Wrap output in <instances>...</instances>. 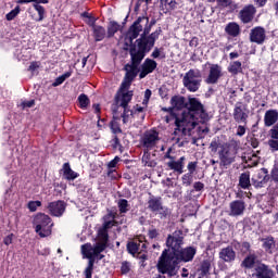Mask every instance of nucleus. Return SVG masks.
Returning <instances> with one entry per match:
<instances>
[{
    "mask_svg": "<svg viewBox=\"0 0 278 278\" xmlns=\"http://www.w3.org/2000/svg\"><path fill=\"white\" fill-rule=\"evenodd\" d=\"M184 230H176L168 235L166 247L157 262V270L168 277H175L179 268V264H188L192 262L197 255V248L189 245L184 247Z\"/></svg>",
    "mask_w": 278,
    "mask_h": 278,
    "instance_id": "obj_1",
    "label": "nucleus"
},
{
    "mask_svg": "<svg viewBox=\"0 0 278 278\" xmlns=\"http://www.w3.org/2000/svg\"><path fill=\"white\" fill-rule=\"evenodd\" d=\"M188 112L182 114V118L175 116L176 128L174 135L181 134V136H192V130L195 129L199 123H207L210 121V113L205 105L199 101V98H189L187 101Z\"/></svg>",
    "mask_w": 278,
    "mask_h": 278,
    "instance_id": "obj_2",
    "label": "nucleus"
},
{
    "mask_svg": "<svg viewBox=\"0 0 278 278\" xmlns=\"http://www.w3.org/2000/svg\"><path fill=\"white\" fill-rule=\"evenodd\" d=\"M155 23V20L149 23V17L139 16L129 27L126 35L130 45H136L137 49L149 53V51L155 47V40L160 38V34H162V27H159L151 34V27H153ZM148 34L150 35L148 36Z\"/></svg>",
    "mask_w": 278,
    "mask_h": 278,
    "instance_id": "obj_3",
    "label": "nucleus"
},
{
    "mask_svg": "<svg viewBox=\"0 0 278 278\" xmlns=\"http://www.w3.org/2000/svg\"><path fill=\"white\" fill-rule=\"evenodd\" d=\"M146 50L139 49L136 45H130L129 55L131 64H126L124 70L126 71L124 81L121 86L123 88H130L131 81H134L135 77H138V67L142 64V61L147 56Z\"/></svg>",
    "mask_w": 278,
    "mask_h": 278,
    "instance_id": "obj_4",
    "label": "nucleus"
},
{
    "mask_svg": "<svg viewBox=\"0 0 278 278\" xmlns=\"http://www.w3.org/2000/svg\"><path fill=\"white\" fill-rule=\"evenodd\" d=\"M108 249L106 243L97 241L94 245L92 243H85L80 247L81 255L88 261L87 267L84 270L85 278H92L94 271V260H103L105 255L101 254Z\"/></svg>",
    "mask_w": 278,
    "mask_h": 278,
    "instance_id": "obj_5",
    "label": "nucleus"
},
{
    "mask_svg": "<svg viewBox=\"0 0 278 278\" xmlns=\"http://www.w3.org/2000/svg\"><path fill=\"white\" fill-rule=\"evenodd\" d=\"M35 231L40 238L51 236L53 229V220L45 213H38L33 220Z\"/></svg>",
    "mask_w": 278,
    "mask_h": 278,
    "instance_id": "obj_6",
    "label": "nucleus"
},
{
    "mask_svg": "<svg viewBox=\"0 0 278 278\" xmlns=\"http://www.w3.org/2000/svg\"><path fill=\"white\" fill-rule=\"evenodd\" d=\"M217 155L219 160V168L227 169L233 162H236L238 150L229 143H224L219 146Z\"/></svg>",
    "mask_w": 278,
    "mask_h": 278,
    "instance_id": "obj_7",
    "label": "nucleus"
},
{
    "mask_svg": "<svg viewBox=\"0 0 278 278\" xmlns=\"http://www.w3.org/2000/svg\"><path fill=\"white\" fill-rule=\"evenodd\" d=\"M201 71L189 70L182 78V84L189 92H197L201 88Z\"/></svg>",
    "mask_w": 278,
    "mask_h": 278,
    "instance_id": "obj_8",
    "label": "nucleus"
},
{
    "mask_svg": "<svg viewBox=\"0 0 278 278\" xmlns=\"http://www.w3.org/2000/svg\"><path fill=\"white\" fill-rule=\"evenodd\" d=\"M148 210L153 214H160V218H166L170 212L164 206L162 197L150 195L148 200Z\"/></svg>",
    "mask_w": 278,
    "mask_h": 278,
    "instance_id": "obj_9",
    "label": "nucleus"
},
{
    "mask_svg": "<svg viewBox=\"0 0 278 278\" xmlns=\"http://www.w3.org/2000/svg\"><path fill=\"white\" fill-rule=\"evenodd\" d=\"M160 142V132L155 129L147 130L141 137L140 143L147 151H153Z\"/></svg>",
    "mask_w": 278,
    "mask_h": 278,
    "instance_id": "obj_10",
    "label": "nucleus"
},
{
    "mask_svg": "<svg viewBox=\"0 0 278 278\" xmlns=\"http://www.w3.org/2000/svg\"><path fill=\"white\" fill-rule=\"evenodd\" d=\"M205 66H208V75L205 78V84H218V81L223 77V66L210 62H206Z\"/></svg>",
    "mask_w": 278,
    "mask_h": 278,
    "instance_id": "obj_11",
    "label": "nucleus"
},
{
    "mask_svg": "<svg viewBox=\"0 0 278 278\" xmlns=\"http://www.w3.org/2000/svg\"><path fill=\"white\" fill-rule=\"evenodd\" d=\"M131 99H134V91L129 90V87H123L121 85L115 96L117 105H119V108H128L129 103H131Z\"/></svg>",
    "mask_w": 278,
    "mask_h": 278,
    "instance_id": "obj_12",
    "label": "nucleus"
},
{
    "mask_svg": "<svg viewBox=\"0 0 278 278\" xmlns=\"http://www.w3.org/2000/svg\"><path fill=\"white\" fill-rule=\"evenodd\" d=\"M232 118L236 123H243L247 125L249 121V110L242 102H237L232 112Z\"/></svg>",
    "mask_w": 278,
    "mask_h": 278,
    "instance_id": "obj_13",
    "label": "nucleus"
},
{
    "mask_svg": "<svg viewBox=\"0 0 278 278\" xmlns=\"http://www.w3.org/2000/svg\"><path fill=\"white\" fill-rule=\"evenodd\" d=\"M268 181H270V175H268V168H261L253 177H252V186L254 188H264Z\"/></svg>",
    "mask_w": 278,
    "mask_h": 278,
    "instance_id": "obj_14",
    "label": "nucleus"
},
{
    "mask_svg": "<svg viewBox=\"0 0 278 278\" xmlns=\"http://www.w3.org/2000/svg\"><path fill=\"white\" fill-rule=\"evenodd\" d=\"M48 210L51 216L60 218L61 216H64V213L66 212V202L62 200L50 202L48 204Z\"/></svg>",
    "mask_w": 278,
    "mask_h": 278,
    "instance_id": "obj_15",
    "label": "nucleus"
},
{
    "mask_svg": "<svg viewBox=\"0 0 278 278\" xmlns=\"http://www.w3.org/2000/svg\"><path fill=\"white\" fill-rule=\"evenodd\" d=\"M255 12L257 10L253 4L245 5L240 12H239V18L241 23H244V25L251 23L253 18H255Z\"/></svg>",
    "mask_w": 278,
    "mask_h": 278,
    "instance_id": "obj_16",
    "label": "nucleus"
},
{
    "mask_svg": "<svg viewBox=\"0 0 278 278\" xmlns=\"http://www.w3.org/2000/svg\"><path fill=\"white\" fill-rule=\"evenodd\" d=\"M266 40V29L261 26H256L250 31V42H255V45H264Z\"/></svg>",
    "mask_w": 278,
    "mask_h": 278,
    "instance_id": "obj_17",
    "label": "nucleus"
},
{
    "mask_svg": "<svg viewBox=\"0 0 278 278\" xmlns=\"http://www.w3.org/2000/svg\"><path fill=\"white\" fill-rule=\"evenodd\" d=\"M155 68H157V62H155L153 59H146L141 65L139 78L144 79V77H147V75H151Z\"/></svg>",
    "mask_w": 278,
    "mask_h": 278,
    "instance_id": "obj_18",
    "label": "nucleus"
},
{
    "mask_svg": "<svg viewBox=\"0 0 278 278\" xmlns=\"http://www.w3.org/2000/svg\"><path fill=\"white\" fill-rule=\"evenodd\" d=\"M229 207V216H242V214H244V210H247V204L242 200H235L230 202Z\"/></svg>",
    "mask_w": 278,
    "mask_h": 278,
    "instance_id": "obj_19",
    "label": "nucleus"
},
{
    "mask_svg": "<svg viewBox=\"0 0 278 278\" xmlns=\"http://www.w3.org/2000/svg\"><path fill=\"white\" fill-rule=\"evenodd\" d=\"M219 260H222V262H226L227 264L236 262V251L233 250V247L228 245L223 248L219 252Z\"/></svg>",
    "mask_w": 278,
    "mask_h": 278,
    "instance_id": "obj_20",
    "label": "nucleus"
},
{
    "mask_svg": "<svg viewBox=\"0 0 278 278\" xmlns=\"http://www.w3.org/2000/svg\"><path fill=\"white\" fill-rule=\"evenodd\" d=\"M167 168L169 170H174V173H177L178 175H182L184 168L186 166V156H181L179 160L175 161L172 160L166 163Z\"/></svg>",
    "mask_w": 278,
    "mask_h": 278,
    "instance_id": "obj_21",
    "label": "nucleus"
},
{
    "mask_svg": "<svg viewBox=\"0 0 278 278\" xmlns=\"http://www.w3.org/2000/svg\"><path fill=\"white\" fill-rule=\"evenodd\" d=\"M256 278H275V271L266 264L261 263L255 267Z\"/></svg>",
    "mask_w": 278,
    "mask_h": 278,
    "instance_id": "obj_22",
    "label": "nucleus"
},
{
    "mask_svg": "<svg viewBox=\"0 0 278 278\" xmlns=\"http://www.w3.org/2000/svg\"><path fill=\"white\" fill-rule=\"evenodd\" d=\"M61 170L67 181H75L79 177V174L71 168V163H64Z\"/></svg>",
    "mask_w": 278,
    "mask_h": 278,
    "instance_id": "obj_23",
    "label": "nucleus"
},
{
    "mask_svg": "<svg viewBox=\"0 0 278 278\" xmlns=\"http://www.w3.org/2000/svg\"><path fill=\"white\" fill-rule=\"evenodd\" d=\"M255 262H257V254H255V252H250L241 262V268L251 270V268L255 267Z\"/></svg>",
    "mask_w": 278,
    "mask_h": 278,
    "instance_id": "obj_24",
    "label": "nucleus"
},
{
    "mask_svg": "<svg viewBox=\"0 0 278 278\" xmlns=\"http://www.w3.org/2000/svg\"><path fill=\"white\" fill-rule=\"evenodd\" d=\"M277 121H278L277 110L266 111L265 116H264L265 127H273V125H275V123H277Z\"/></svg>",
    "mask_w": 278,
    "mask_h": 278,
    "instance_id": "obj_25",
    "label": "nucleus"
},
{
    "mask_svg": "<svg viewBox=\"0 0 278 278\" xmlns=\"http://www.w3.org/2000/svg\"><path fill=\"white\" fill-rule=\"evenodd\" d=\"M92 31H93V38L96 42H101V40H104L105 36H108V31L105 30V27L94 25V22H92Z\"/></svg>",
    "mask_w": 278,
    "mask_h": 278,
    "instance_id": "obj_26",
    "label": "nucleus"
},
{
    "mask_svg": "<svg viewBox=\"0 0 278 278\" xmlns=\"http://www.w3.org/2000/svg\"><path fill=\"white\" fill-rule=\"evenodd\" d=\"M210 270H212V260L205 258L200 263L198 273H200V277H210Z\"/></svg>",
    "mask_w": 278,
    "mask_h": 278,
    "instance_id": "obj_27",
    "label": "nucleus"
},
{
    "mask_svg": "<svg viewBox=\"0 0 278 278\" xmlns=\"http://www.w3.org/2000/svg\"><path fill=\"white\" fill-rule=\"evenodd\" d=\"M170 105L174 110H184L187 109L188 102H186V98L184 96H174L170 99Z\"/></svg>",
    "mask_w": 278,
    "mask_h": 278,
    "instance_id": "obj_28",
    "label": "nucleus"
},
{
    "mask_svg": "<svg viewBox=\"0 0 278 278\" xmlns=\"http://www.w3.org/2000/svg\"><path fill=\"white\" fill-rule=\"evenodd\" d=\"M225 31L230 38H238L240 36V25L236 22H230L226 25Z\"/></svg>",
    "mask_w": 278,
    "mask_h": 278,
    "instance_id": "obj_29",
    "label": "nucleus"
},
{
    "mask_svg": "<svg viewBox=\"0 0 278 278\" xmlns=\"http://www.w3.org/2000/svg\"><path fill=\"white\" fill-rule=\"evenodd\" d=\"M141 162L143 166H148V168H155V166H157V162L153 160V156H151V153L149 152V150H146L143 152Z\"/></svg>",
    "mask_w": 278,
    "mask_h": 278,
    "instance_id": "obj_30",
    "label": "nucleus"
},
{
    "mask_svg": "<svg viewBox=\"0 0 278 278\" xmlns=\"http://www.w3.org/2000/svg\"><path fill=\"white\" fill-rule=\"evenodd\" d=\"M239 186L242 190H249L251 188V174L249 172L242 173L239 176Z\"/></svg>",
    "mask_w": 278,
    "mask_h": 278,
    "instance_id": "obj_31",
    "label": "nucleus"
},
{
    "mask_svg": "<svg viewBox=\"0 0 278 278\" xmlns=\"http://www.w3.org/2000/svg\"><path fill=\"white\" fill-rule=\"evenodd\" d=\"M261 242H263L262 248L264 249V251H266V253H273L276 247L275 238L273 237L263 238L261 239Z\"/></svg>",
    "mask_w": 278,
    "mask_h": 278,
    "instance_id": "obj_32",
    "label": "nucleus"
},
{
    "mask_svg": "<svg viewBox=\"0 0 278 278\" xmlns=\"http://www.w3.org/2000/svg\"><path fill=\"white\" fill-rule=\"evenodd\" d=\"M228 73L231 75H238L242 73V62L240 61H233L228 66Z\"/></svg>",
    "mask_w": 278,
    "mask_h": 278,
    "instance_id": "obj_33",
    "label": "nucleus"
},
{
    "mask_svg": "<svg viewBox=\"0 0 278 278\" xmlns=\"http://www.w3.org/2000/svg\"><path fill=\"white\" fill-rule=\"evenodd\" d=\"M116 121H121V117L114 115L113 121H111L110 123L112 134H114L115 136L116 134H123V129H121V124H118Z\"/></svg>",
    "mask_w": 278,
    "mask_h": 278,
    "instance_id": "obj_34",
    "label": "nucleus"
},
{
    "mask_svg": "<svg viewBox=\"0 0 278 278\" xmlns=\"http://www.w3.org/2000/svg\"><path fill=\"white\" fill-rule=\"evenodd\" d=\"M121 29V24L118 22H110L108 26V38H113L114 34H116Z\"/></svg>",
    "mask_w": 278,
    "mask_h": 278,
    "instance_id": "obj_35",
    "label": "nucleus"
},
{
    "mask_svg": "<svg viewBox=\"0 0 278 278\" xmlns=\"http://www.w3.org/2000/svg\"><path fill=\"white\" fill-rule=\"evenodd\" d=\"M33 8L38 13V18H36L35 21L37 23H40V21H45V14H46L45 7H42V5L38 4V3H34Z\"/></svg>",
    "mask_w": 278,
    "mask_h": 278,
    "instance_id": "obj_36",
    "label": "nucleus"
},
{
    "mask_svg": "<svg viewBox=\"0 0 278 278\" xmlns=\"http://www.w3.org/2000/svg\"><path fill=\"white\" fill-rule=\"evenodd\" d=\"M98 242H101L102 244H108V242H110V235L108 233V230L100 228L98 231Z\"/></svg>",
    "mask_w": 278,
    "mask_h": 278,
    "instance_id": "obj_37",
    "label": "nucleus"
},
{
    "mask_svg": "<svg viewBox=\"0 0 278 278\" xmlns=\"http://www.w3.org/2000/svg\"><path fill=\"white\" fill-rule=\"evenodd\" d=\"M78 103H79V108L81 110H86V108H88L90 105V98H88L86 96V93H81L79 97H78Z\"/></svg>",
    "mask_w": 278,
    "mask_h": 278,
    "instance_id": "obj_38",
    "label": "nucleus"
},
{
    "mask_svg": "<svg viewBox=\"0 0 278 278\" xmlns=\"http://www.w3.org/2000/svg\"><path fill=\"white\" fill-rule=\"evenodd\" d=\"M117 207L121 214H127V212H129V202L125 199H121L117 202Z\"/></svg>",
    "mask_w": 278,
    "mask_h": 278,
    "instance_id": "obj_39",
    "label": "nucleus"
},
{
    "mask_svg": "<svg viewBox=\"0 0 278 278\" xmlns=\"http://www.w3.org/2000/svg\"><path fill=\"white\" fill-rule=\"evenodd\" d=\"M17 14H21V7H15L11 12L5 15L7 21H14Z\"/></svg>",
    "mask_w": 278,
    "mask_h": 278,
    "instance_id": "obj_40",
    "label": "nucleus"
},
{
    "mask_svg": "<svg viewBox=\"0 0 278 278\" xmlns=\"http://www.w3.org/2000/svg\"><path fill=\"white\" fill-rule=\"evenodd\" d=\"M151 58H153L154 60H157V58H161L162 60H164V58H166V54L164 53V49L163 48H154Z\"/></svg>",
    "mask_w": 278,
    "mask_h": 278,
    "instance_id": "obj_41",
    "label": "nucleus"
},
{
    "mask_svg": "<svg viewBox=\"0 0 278 278\" xmlns=\"http://www.w3.org/2000/svg\"><path fill=\"white\" fill-rule=\"evenodd\" d=\"M41 206H42V202L40 200L29 201L27 204L29 212H36L38 207H41Z\"/></svg>",
    "mask_w": 278,
    "mask_h": 278,
    "instance_id": "obj_42",
    "label": "nucleus"
},
{
    "mask_svg": "<svg viewBox=\"0 0 278 278\" xmlns=\"http://www.w3.org/2000/svg\"><path fill=\"white\" fill-rule=\"evenodd\" d=\"M130 270H131V263L128 261L122 262V266H121L122 275H127L130 273Z\"/></svg>",
    "mask_w": 278,
    "mask_h": 278,
    "instance_id": "obj_43",
    "label": "nucleus"
},
{
    "mask_svg": "<svg viewBox=\"0 0 278 278\" xmlns=\"http://www.w3.org/2000/svg\"><path fill=\"white\" fill-rule=\"evenodd\" d=\"M269 178L271 179V181H275V184H278V163L274 164Z\"/></svg>",
    "mask_w": 278,
    "mask_h": 278,
    "instance_id": "obj_44",
    "label": "nucleus"
},
{
    "mask_svg": "<svg viewBox=\"0 0 278 278\" xmlns=\"http://www.w3.org/2000/svg\"><path fill=\"white\" fill-rule=\"evenodd\" d=\"M116 226H118V222L116 220H104L102 229H104V231H108L109 229H112V227Z\"/></svg>",
    "mask_w": 278,
    "mask_h": 278,
    "instance_id": "obj_45",
    "label": "nucleus"
},
{
    "mask_svg": "<svg viewBox=\"0 0 278 278\" xmlns=\"http://www.w3.org/2000/svg\"><path fill=\"white\" fill-rule=\"evenodd\" d=\"M181 180H182V186H192V174H185L182 175L181 177Z\"/></svg>",
    "mask_w": 278,
    "mask_h": 278,
    "instance_id": "obj_46",
    "label": "nucleus"
},
{
    "mask_svg": "<svg viewBox=\"0 0 278 278\" xmlns=\"http://www.w3.org/2000/svg\"><path fill=\"white\" fill-rule=\"evenodd\" d=\"M127 251H128V253H130L131 255H136V253H138V251H139L138 244L135 243V242H129V243L127 244Z\"/></svg>",
    "mask_w": 278,
    "mask_h": 278,
    "instance_id": "obj_47",
    "label": "nucleus"
},
{
    "mask_svg": "<svg viewBox=\"0 0 278 278\" xmlns=\"http://www.w3.org/2000/svg\"><path fill=\"white\" fill-rule=\"evenodd\" d=\"M216 3L218 8H222V10H225V8H229V5H231V0H216Z\"/></svg>",
    "mask_w": 278,
    "mask_h": 278,
    "instance_id": "obj_48",
    "label": "nucleus"
},
{
    "mask_svg": "<svg viewBox=\"0 0 278 278\" xmlns=\"http://www.w3.org/2000/svg\"><path fill=\"white\" fill-rule=\"evenodd\" d=\"M197 165L198 163L197 162H189L188 165H187V168H188V174L189 175H194L195 170H197Z\"/></svg>",
    "mask_w": 278,
    "mask_h": 278,
    "instance_id": "obj_49",
    "label": "nucleus"
},
{
    "mask_svg": "<svg viewBox=\"0 0 278 278\" xmlns=\"http://www.w3.org/2000/svg\"><path fill=\"white\" fill-rule=\"evenodd\" d=\"M241 251H242V253H251V243L248 241L242 242Z\"/></svg>",
    "mask_w": 278,
    "mask_h": 278,
    "instance_id": "obj_50",
    "label": "nucleus"
},
{
    "mask_svg": "<svg viewBox=\"0 0 278 278\" xmlns=\"http://www.w3.org/2000/svg\"><path fill=\"white\" fill-rule=\"evenodd\" d=\"M244 134H247V127L242 126V125H239L237 127L236 136H239V138H242V136H244Z\"/></svg>",
    "mask_w": 278,
    "mask_h": 278,
    "instance_id": "obj_51",
    "label": "nucleus"
},
{
    "mask_svg": "<svg viewBox=\"0 0 278 278\" xmlns=\"http://www.w3.org/2000/svg\"><path fill=\"white\" fill-rule=\"evenodd\" d=\"M13 240H14V233H10L9 236L3 238V244H5V247H10Z\"/></svg>",
    "mask_w": 278,
    "mask_h": 278,
    "instance_id": "obj_52",
    "label": "nucleus"
},
{
    "mask_svg": "<svg viewBox=\"0 0 278 278\" xmlns=\"http://www.w3.org/2000/svg\"><path fill=\"white\" fill-rule=\"evenodd\" d=\"M148 236L151 240H154V238H157L160 236V232H157V229L152 228L148 231Z\"/></svg>",
    "mask_w": 278,
    "mask_h": 278,
    "instance_id": "obj_53",
    "label": "nucleus"
},
{
    "mask_svg": "<svg viewBox=\"0 0 278 278\" xmlns=\"http://www.w3.org/2000/svg\"><path fill=\"white\" fill-rule=\"evenodd\" d=\"M271 139L278 140V124L270 129Z\"/></svg>",
    "mask_w": 278,
    "mask_h": 278,
    "instance_id": "obj_54",
    "label": "nucleus"
},
{
    "mask_svg": "<svg viewBox=\"0 0 278 278\" xmlns=\"http://www.w3.org/2000/svg\"><path fill=\"white\" fill-rule=\"evenodd\" d=\"M159 94L161 99H166V97H168V89L166 87H161L159 89Z\"/></svg>",
    "mask_w": 278,
    "mask_h": 278,
    "instance_id": "obj_55",
    "label": "nucleus"
},
{
    "mask_svg": "<svg viewBox=\"0 0 278 278\" xmlns=\"http://www.w3.org/2000/svg\"><path fill=\"white\" fill-rule=\"evenodd\" d=\"M193 188L195 192H201V190H203V188H205V185L201 181H195L193 184Z\"/></svg>",
    "mask_w": 278,
    "mask_h": 278,
    "instance_id": "obj_56",
    "label": "nucleus"
},
{
    "mask_svg": "<svg viewBox=\"0 0 278 278\" xmlns=\"http://www.w3.org/2000/svg\"><path fill=\"white\" fill-rule=\"evenodd\" d=\"M268 144L273 151H278V139H270Z\"/></svg>",
    "mask_w": 278,
    "mask_h": 278,
    "instance_id": "obj_57",
    "label": "nucleus"
},
{
    "mask_svg": "<svg viewBox=\"0 0 278 278\" xmlns=\"http://www.w3.org/2000/svg\"><path fill=\"white\" fill-rule=\"evenodd\" d=\"M112 144H113V149H118V148H121V147H123L122 144H121V139H118V136H114L113 137V140H112Z\"/></svg>",
    "mask_w": 278,
    "mask_h": 278,
    "instance_id": "obj_58",
    "label": "nucleus"
},
{
    "mask_svg": "<svg viewBox=\"0 0 278 278\" xmlns=\"http://www.w3.org/2000/svg\"><path fill=\"white\" fill-rule=\"evenodd\" d=\"M121 162V157L115 156L111 162H109V168H116V165Z\"/></svg>",
    "mask_w": 278,
    "mask_h": 278,
    "instance_id": "obj_59",
    "label": "nucleus"
},
{
    "mask_svg": "<svg viewBox=\"0 0 278 278\" xmlns=\"http://www.w3.org/2000/svg\"><path fill=\"white\" fill-rule=\"evenodd\" d=\"M36 105V100H30V101H24L22 102V108H34Z\"/></svg>",
    "mask_w": 278,
    "mask_h": 278,
    "instance_id": "obj_60",
    "label": "nucleus"
},
{
    "mask_svg": "<svg viewBox=\"0 0 278 278\" xmlns=\"http://www.w3.org/2000/svg\"><path fill=\"white\" fill-rule=\"evenodd\" d=\"M170 153H173V148L167 149V151L164 154V160H169V162L175 160V156L170 155Z\"/></svg>",
    "mask_w": 278,
    "mask_h": 278,
    "instance_id": "obj_61",
    "label": "nucleus"
},
{
    "mask_svg": "<svg viewBox=\"0 0 278 278\" xmlns=\"http://www.w3.org/2000/svg\"><path fill=\"white\" fill-rule=\"evenodd\" d=\"M103 218L104 220H116V213L110 211Z\"/></svg>",
    "mask_w": 278,
    "mask_h": 278,
    "instance_id": "obj_62",
    "label": "nucleus"
},
{
    "mask_svg": "<svg viewBox=\"0 0 278 278\" xmlns=\"http://www.w3.org/2000/svg\"><path fill=\"white\" fill-rule=\"evenodd\" d=\"M124 112L122 116H134V111L130 110L129 106H122Z\"/></svg>",
    "mask_w": 278,
    "mask_h": 278,
    "instance_id": "obj_63",
    "label": "nucleus"
},
{
    "mask_svg": "<svg viewBox=\"0 0 278 278\" xmlns=\"http://www.w3.org/2000/svg\"><path fill=\"white\" fill-rule=\"evenodd\" d=\"M65 81L63 76H59L54 83H53V86H62V83Z\"/></svg>",
    "mask_w": 278,
    "mask_h": 278,
    "instance_id": "obj_64",
    "label": "nucleus"
}]
</instances>
